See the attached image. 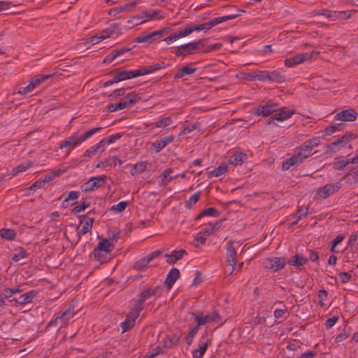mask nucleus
<instances>
[{
    "label": "nucleus",
    "instance_id": "obj_1",
    "mask_svg": "<svg viewBox=\"0 0 358 358\" xmlns=\"http://www.w3.org/2000/svg\"><path fill=\"white\" fill-rule=\"evenodd\" d=\"M143 309V306H134L126 316L125 320L120 324L122 329V333L130 330L135 324L136 320L138 317L141 311Z\"/></svg>",
    "mask_w": 358,
    "mask_h": 358
},
{
    "label": "nucleus",
    "instance_id": "obj_2",
    "mask_svg": "<svg viewBox=\"0 0 358 358\" xmlns=\"http://www.w3.org/2000/svg\"><path fill=\"white\" fill-rule=\"evenodd\" d=\"M74 315L73 311L70 309H67L62 313H59L57 317L52 320H51L48 324V327H53V326H59L58 329L62 327L67 325L68 321L71 319Z\"/></svg>",
    "mask_w": 358,
    "mask_h": 358
},
{
    "label": "nucleus",
    "instance_id": "obj_3",
    "mask_svg": "<svg viewBox=\"0 0 358 358\" xmlns=\"http://www.w3.org/2000/svg\"><path fill=\"white\" fill-rule=\"evenodd\" d=\"M163 292V287L161 285H157L155 288L145 287L144 289L138 294L136 301V305H141L151 296H160Z\"/></svg>",
    "mask_w": 358,
    "mask_h": 358
},
{
    "label": "nucleus",
    "instance_id": "obj_4",
    "mask_svg": "<svg viewBox=\"0 0 358 358\" xmlns=\"http://www.w3.org/2000/svg\"><path fill=\"white\" fill-rule=\"evenodd\" d=\"M287 261L285 257H273L267 258L263 262L264 267L272 272L282 270L286 265Z\"/></svg>",
    "mask_w": 358,
    "mask_h": 358
},
{
    "label": "nucleus",
    "instance_id": "obj_5",
    "mask_svg": "<svg viewBox=\"0 0 358 358\" xmlns=\"http://www.w3.org/2000/svg\"><path fill=\"white\" fill-rule=\"evenodd\" d=\"M106 184V176H99L90 178L81 186V189L84 192H92L95 189H97L100 187L104 186Z\"/></svg>",
    "mask_w": 358,
    "mask_h": 358
},
{
    "label": "nucleus",
    "instance_id": "obj_6",
    "mask_svg": "<svg viewBox=\"0 0 358 358\" xmlns=\"http://www.w3.org/2000/svg\"><path fill=\"white\" fill-rule=\"evenodd\" d=\"M320 143L318 138H313L306 141L301 146L300 151L298 152L299 157L303 160L310 155H312L313 150L317 147Z\"/></svg>",
    "mask_w": 358,
    "mask_h": 358
},
{
    "label": "nucleus",
    "instance_id": "obj_7",
    "mask_svg": "<svg viewBox=\"0 0 358 358\" xmlns=\"http://www.w3.org/2000/svg\"><path fill=\"white\" fill-rule=\"evenodd\" d=\"M314 52L299 53L293 57L287 58L285 60V65L287 67H293L297 64H301L307 60H310L312 58V55Z\"/></svg>",
    "mask_w": 358,
    "mask_h": 358
},
{
    "label": "nucleus",
    "instance_id": "obj_8",
    "mask_svg": "<svg viewBox=\"0 0 358 358\" xmlns=\"http://www.w3.org/2000/svg\"><path fill=\"white\" fill-rule=\"evenodd\" d=\"M341 188L339 182L329 183L324 186L320 187L317 194L323 199L328 198L330 195L338 192Z\"/></svg>",
    "mask_w": 358,
    "mask_h": 358
},
{
    "label": "nucleus",
    "instance_id": "obj_9",
    "mask_svg": "<svg viewBox=\"0 0 358 358\" xmlns=\"http://www.w3.org/2000/svg\"><path fill=\"white\" fill-rule=\"evenodd\" d=\"M111 73L115 76V81H117V83L137 77L136 70L120 71L119 69H115Z\"/></svg>",
    "mask_w": 358,
    "mask_h": 358
},
{
    "label": "nucleus",
    "instance_id": "obj_10",
    "mask_svg": "<svg viewBox=\"0 0 358 358\" xmlns=\"http://www.w3.org/2000/svg\"><path fill=\"white\" fill-rule=\"evenodd\" d=\"M357 113L355 109L349 108L338 112L334 119L344 122H354L357 120Z\"/></svg>",
    "mask_w": 358,
    "mask_h": 358
},
{
    "label": "nucleus",
    "instance_id": "obj_11",
    "mask_svg": "<svg viewBox=\"0 0 358 358\" xmlns=\"http://www.w3.org/2000/svg\"><path fill=\"white\" fill-rule=\"evenodd\" d=\"M192 315L194 316L195 321L199 326L204 325L210 322H217L220 320V315L217 310H215L210 315H206L203 317L199 316L194 313H192Z\"/></svg>",
    "mask_w": 358,
    "mask_h": 358
},
{
    "label": "nucleus",
    "instance_id": "obj_12",
    "mask_svg": "<svg viewBox=\"0 0 358 358\" xmlns=\"http://www.w3.org/2000/svg\"><path fill=\"white\" fill-rule=\"evenodd\" d=\"M197 45V43H194L193 42L180 45L177 48L175 54L178 57H185L189 55H192L196 52Z\"/></svg>",
    "mask_w": 358,
    "mask_h": 358
},
{
    "label": "nucleus",
    "instance_id": "obj_13",
    "mask_svg": "<svg viewBox=\"0 0 358 358\" xmlns=\"http://www.w3.org/2000/svg\"><path fill=\"white\" fill-rule=\"evenodd\" d=\"M37 295V292L36 290H31L27 292L22 295L18 299H13L10 300V303L14 302V305L20 304L24 305L31 302L32 299L35 298Z\"/></svg>",
    "mask_w": 358,
    "mask_h": 358
},
{
    "label": "nucleus",
    "instance_id": "obj_14",
    "mask_svg": "<svg viewBox=\"0 0 358 358\" xmlns=\"http://www.w3.org/2000/svg\"><path fill=\"white\" fill-rule=\"evenodd\" d=\"M236 250L234 247V241H229L227 243V263L228 266H236Z\"/></svg>",
    "mask_w": 358,
    "mask_h": 358
},
{
    "label": "nucleus",
    "instance_id": "obj_15",
    "mask_svg": "<svg viewBox=\"0 0 358 358\" xmlns=\"http://www.w3.org/2000/svg\"><path fill=\"white\" fill-rule=\"evenodd\" d=\"M174 139L175 136L173 135L162 137L159 140L152 143V148L154 149L156 153H158L167 145L172 143Z\"/></svg>",
    "mask_w": 358,
    "mask_h": 358
},
{
    "label": "nucleus",
    "instance_id": "obj_16",
    "mask_svg": "<svg viewBox=\"0 0 358 358\" xmlns=\"http://www.w3.org/2000/svg\"><path fill=\"white\" fill-rule=\"evenodd\" d=\"M141 0H136L128 3H125L123 6H120L109 10L110 15H116L122 12H129L132 10L137 4H138Z\"/></svg>",
    "mask_w": 358,
    "mask_h": 358
},
{
    "label": "nucleus",
    "instance_id": "obj_17",
    "mask_svg": "<svg viewBox=\"0 0 358 358\" xmlns=\"http://www.w3.org/2000/svg\"><path fill=\"white\" fill-rule=\"evenodd\" d=\"M294 113V110H280V112L272 115L267 121L268 124H275V121H283L292 117Z\"/></svg>",
    "mask_w": 358,
    "mask_h": 358
},
{
    "label": "nucleus",
    "instance_id": "obj_18",
    "mask_svg": "<svg viewBox=\"0 0 358 358\" xmlns=\"http://www.w3.org/2000/svg\"><path fill=\"white\" fill-rule=\"evenodd\" d=\"M308 258L303 257L302 255L296 253L292 257L287 263L289 265L294 266L299 270H301V268L308 262Z\"/></svg>",
    "mask_w": 358,
    "mask_h": 358
},
{
    "label": "nucleus",
    "instance_id": "obj_19",
    "mask_svg": "<svg viewBox=\"0 0 358 358\" xmlns=\"http://www.w3.org/2000/svg\"><path fill=\"white\" fill-rule=\"evenodd\" d=\"M179 277L180 271L178 268H173L172 269H171V271L167 274V276L164 281L167 289L169 290L173 287L175 282L179 278Z\"/></svg>",
    "mask_w": 358,
    "mask_h": 358
},
{
    "label": "nucleus",
    "instance_id": "obj_20",
    "mask_svg": "<svg viewBox=\"0 0 358 358\" xmlns=\"http://www.w3.org/2000/svg\"><path fill=\"white\" fill-rule=\"evenodd\" d=\"M80 194V192L78 191H71L68 196H66L65 193H64L57 199V200H63L62 205L64 207H66L68 206V203L66 205H65V203H67L69 200L73 201V202L71 204L73 206L77 203L76 200L78 199Z\"/></svg>",
    "mask_w": 358,
    "mask_h": 358
},
{
    "label": "nucleus",
    "instance_id": "obj_21",
    "mask_svg": "<svg viewBox=\"0 0 358 358\" xmlns=\"http://www.w3.org/2000/svg\"><path fill=\"white\" fill-rule=\"evenodd\" d=\"M173 171V168H169L165 169L160 175L159 178L161 180L159 184L162 186H166L172 180H175L178 178V176H170V174Z\"/></svg>",
    "mask_w": 358,
    "mask_h": 358
},
{
    "label": "nucleus",
    "instance_id": "obj_22",
    "mask_svg": "<svg viewBox=\"0 0 358 358\" xmlns=\"http://www.w3.org/2000/svg\"><path fill=\"white\" fill-rule=\"evenodd\" d=\"M184 255H187V252L183 249L174 250L171 255H166V257H168L166 262L169 264H174L182 259Z\"/></svg>",
    "mask_w": 358,
    "mask_h": 358
},
{
    "label": "nucleus",
    "instance_id": "obj_23",
    "mask_svg": "<svg viewBox=\"0 0 358 358\" xmlns=\"http://www.w3.org/2000/svg\"><path fill=\"white\" fill-rule=\"evenodd\" d=\"M278 105L276 103L266 104L258 108L256 111L257 115L268 116L277 110Z\"/></svg>",
    "mask_w": 358,
    "mask_h": 358
},
{
    "label": "nucleus",
    "instance_id": "obj_24",
    "mask_svg": "<svg viewBox=\"0 0 358 358\" xmlns=\"http://www.w3.org/2000/svg\"><path fill=\"white\" fill-rule=\"evenodd\" d=\"M81 143H82V142L80 141L79 136H78L77 134H73L72 136H71L70 137H69V138L67 140L63 141L60 144L59 148H66V147L75 148Z\"/></svg>",
    "mask_w": 358,
    "mask_h": 358
},
{
    "label": "nucleus",
    "instance_id": "obj_25",
    "mask_svg": "<svg viewBox=\"0 0 358 358\" xmlns=\"http://www.w3.org/2000/svg\"><path fill=\"white\" fill-rule=\"evenodd\" d=\"M247 158V155L243 152H238L232 155L228 160L229 164L235 166L243 164Z\"/></svg>",
    "mask_w": 358,
    "mask_h": 358
},
{
    "label": "nucleus",
    "instance_id": "obj_26",
    "mask_svg": "<svg viewBox=\"0 0 358 358\" xmlns=\"http://www.w3.org/2000/svg\"><path fill=\"white\" fill-rule=\"evenodd\" d=\"M164 17V16L162 15V11L158 10H152L151 12H150V16H149L148 19H144V20H141V22H136L134 24H132L131 26H129L128 28L132 29L136 25L141 24L147 21L152 20H159L163 19Z\"/></svg>",
    "mask_w": 358,
    "mask_h": 358
},
{
    "label": "nucleus",
    "instance_id": "obj_27",
    "mask_svg": "<svg viewBox=\"0 0 358 358\" xmlns=\"http://www.w3.org/2000/svg\"><path fill=\"white\" fill-rule=\"evenodd\" d=\"M303 159H301V157H299V154L296 155H293L282 162V169L283 171H287L292 166H294L298 163H301Z\"/></svg>",
    "mask_w": 358,
    "mask_h": 358
},
{
    "label": "nucleus",
    "instance_id": "obj_28",
    "mask_svg": "<svg viewBox=\"0 0 358 358\" xmlns=\"http://www.w3.org/2000/svg\"><path fill=\"white\" fill-rule=\"evenodd\" d=\"M196 71V68L192 67L189 66H185L180 68L174 75V79H180L183 78L185 76L190 75L194 73Z\"/></svg>",
    "mask_w": 358,
    "mask_h": 358
},
{
    "label": "nucleus",
    "instance_id": "obj_29",
    "mask_svg": "<svg viewBox=\"0 0 358 358\" xmlns=\"http://www.w3.org/2000/svg\"><path fill=\"white\" fill-rule=\"evenodd\" d=\"M220 213L218 210L215 208L210 207L203 209L195 218V220H199L205 216H212L217 217L220 215Z\"/></svg>",
    "mask_w": 358,
    "mask_h": 358
},
{
    "label": "nucleus",
    "instance_id": "obj_30",
    "mask_svg": "<svg viewBox=\"0 0 358 358\" xmlns=\"http://www.w3.org/2000/svg\"><path fill=\"white\" fill-rule=\"evenodd\" d=\"M96 248H99V250H101V251H103L104 252H107V254H110L114 249L115 245L110 243L108 239L105 238L99 242Z\"/></svg>",
    "mask_w": 358,
    "mask_h": 358
},
{
    "label": "nucleus",
    "instance_id": "obj_31",
    "mask_svg": "<svg viewBox=\"0 0 358 358\" xmlns=\"http://www.w3.org/2000/svg\"><path fill=\"white\" fill-rule=\"evenodd\" d=\"M94 219L92 217H87L85 221H81L80 224H83L82 229L78 232V234L85 235L92 230Z\"/></svg>",
    "mask_w": 358,
    "mask_h": 358
},
{
    "label": "nucleus",
    "instance_id": "obj_32",
    "mask_svg": "<svg viewBox=\"0 0 358 358\" xmlns=\"http://www.w3.org/2000/svg\"><path fill=\"white\" fill-rule=\"evenodd\" d=\"M227 171V165L224 162H222L219 166L210 171L208 173V178L211 177H218Z\"/></svg>",
    "mask_w": 358,
    "mask_h": 358
},
{
    "label": "nucleus",
    "instance_id": "obj_33",
    "mask_svg": "<svg viewBox=\"0 0 358 358\" xmlns=\"http://www.w3.org/2000/svg\"><path fill=\"white\" fill-rule=\"evenodd\" d=\"M157 41V38H155L153 32H151L150 34H145V35H141L138 37H136L134 40V43H152Z\"/></svg>",
    "mask_w": 358,
    "mask_h": 358
},
{
    "label": "nucleus",
    "instance_id": "obj_34",
    "mask_svg": "<svg viewBox=\"0 0 358 358\" xmlns=\"http://www.w3.org/2000/svg\"><path fill=\"white\" fill-rule=\"evenodd\" d=\"M173 122L171 117L161 116L156 122L151 124L155 127H165Z\"/></svg>",
    "mask_w": 358,
    "mask_h": 358
},
{
    "label": "nucleus",
    "instance_id": "obj_35",
    "mask_svg": "<svg viewBox=\"0 0 358 358\" xmlns=\"http://www.w3.org/2000/svg\"><path fill=\"white\" fill-rule=\"evenodd\" d=\"M285 76L277 71H269L268 81L282 83L285 81Z\"/></svg>",
    "mask_w": 358,
    "mask_h": 358
},
{
    "label": "nucleus",
    "instance_id": "obj_36",
    "mask_svg": "<svg viewBox=\"0 0 358 358\" xmlns=\"http://www.w3.org/2000/svg\"><path fill=\"white\" fill-rule=\"evenodd\" d=\"M151 262L149 257L147 255L138 260L133 266V268L136 271H142L148 266V264Z\"/></svg>",
    "mask_w": 358,
    "mask_h": 358
},
{
    "label": "nucleus",
    "instance_id": "obj_37",
    "mask_svg": "<svg viewBox=\"0 0 358 358\" xmlns=\"http://www.w3.org/2000/svg\"><path fill=\"white\" fill-rule=\"evenodd\" d=\"M16 233L14 229L2 228L0 229V236L8 241H13L15 239Z\"/></svg>",
    "mask_w": 358,
    "mask_h": 358
},
{
    "label": "nucleus",
    "instance_id": "obj_38",
    "mask_svg": "<svg viewBox=\"0 0 358 358\" xmlns=\"http://www.w3.org/2000/svg\"><path fill=\"white\" fill-rule=\"evenodd\" d=\"M343 13H336V10L322 9L320 12H314V15H321L332 20L339 19V15Z\"/></svg>",
    "mask_w": 358,
    "mask_h": 358
},
{
    "label": "nucleus",
    "instance_id": "obj_39",
    "mask_svg": "<svg viewBox=\"0 0 358 358\" xmlns=\"http://www.w3.org/2000/svg\"><path fill=\"white\" fill-rule=\"evenodd\" d=\"M117 157L114 156L108 157L103 161H100L97 163L96 168H105L107 166H115L117 164Z\"/></svg>",
    "mask_w": 358,
    "mask_h": 358
},
{
    "label": "nucleus",
    "instance_id": "obj_40",
    "mask_svg": "<svg viewBox=\"0 0 358 358\" xmlns=\"http://www.w3.org/2000/svg\"><path fill=\"white\" fill-rule=\"evenodd\" d=\"M222 222L223 220H220L214 223L210 224L206 229H203V234H206V235H207L208 236L213 234L215 230L218 229L220 227Z\"/></svg>",
    "mask_w": 358,
    "mask_h": 358
},
{
    "label": "nucleus",
    "instance_id": "obj_41",
    "mask_svg": "<svg viewBox=\"0 0 358 358\" xmlns=\"http://www.w3.org/2000/svg\"><path fill=\"white\" fill-rule=\"evenodd\" d=\"M210 343L211 341L208 340L207 341L199 345V349L196 351V353L194 354V357L195 358H202Z\"/></svg>",
    "mask_w": 358,
    "mask_h": 358
},
{
    "label": "nucleus",
    "instance_id": "obj_42",
    "mask_svg": "<svg viewBox=\"0 0 358 358\" xmlns=\"http://www.w3.org/2000/svg\"><path fill=\"white\" fill-rule=\"evenodd\" d=\"M146 162H141L139 163L136 164L132 170L131 171V174L132 176H136L138 174L141 173L143 172L146 169Z\"/></svg>",
    "mask_w": 358,
    "mask_h": 358
},
{
    "label": "nucleus",
    "instance_id": "obj_43",
    "mask_svg": "<svg viewBox=\"0 0 358 358\" xmlns=\"http://www.w3.org/2000/svg\"><path fill=\"white\" fill-rule=\"evenodd\" d=\"M93 255L96 260L100 262L101 263H103L106 262L107 255L108 254L101 251V250H99L97 248H95L93 251Z\"/></svg>",
    "mask_w": 358,
    "mask_h": 358
},
{
    "label": "nucleus",
    "instance_id": "obj_44",
    "mask_svg": "<svg viewBox=\"0 0 358 358\" xmlns=\"http://www.w3.org/2000/svg\"><path fill=\"white\" fill-rule=\"evenodd\" d=\"M201 192L198 191L190 196V198L185 202V206L187 208H191L199 199Z\"/></svg>",
    "mask_w": 358,
    "mask_h": 358
},
{
    "label": "nucleus",
    "instance_id": "obj_45",
    "mask_svg": "<svg viewBox=\"0 0 358 358\" xmlns=\"http://www.w3.org/2000/svg\"><path fill=\"white\" fill-rule=\"evenodd\" d=\"M32 166V163L31 162H28L25 164H20L14 168H13L11 171V173L13 176H16L18 173L24 171L29 167Z\"/></svg>",
    "mask_w": 358,
    "mask_h": 358
},
{
    "label": "nucleus",
    "instance_id": "obj_46",
    "mask_svg": "<svg viewBox=\"0 0 358 358\" xmlns=\"http://www.w3.org/2000/svg\"><path fill=\"white\" fill-rule=\"evenodd\" d=\"M52 74H47V75H37L36 76H35L32 80V83L34 84V86L35 87L36 86H38L39 85H41L42 83H43L44 81H45L46 80H48V78H50V77H52Z\"/></svg>",
    "mask_w": 358,
    "mask_h": 358
},
{
    "label": "nucleus",
    "instance_id": "obj_47",
    "mask_svg": "<svg viewBox=\"0 0 358 358\" xmlns=\"http://www.w3.org/2000/svg\"><path fill=\"white\" fill-rule=\"evenodd\" d=\"M140 99V97L134 94V93H131V94H129L127 96H126V100L124 101V102L126 103L127 104V107H130L131 106H133L134 103H136V102H138Z\"/></svg>",
    "mask_w": 358,
    "mask_h": 358
},
{
    "label": "nucleus",
    "instance_id": "obj_48",
    "mask_svg": "<svg viewBox=\"0 0 358 358\" xmlns=\"http://www.w3.org/2000/svg\"><path fill=\"white\" fill-rule=\"evenodd\" d=\"M129 201H120L117 204L113 205L110 208V210L113 212L122 213L125 210V208L129 206Z\"/></svg>",
    "mask_w": 358,
    "mask_h": 358
},
{
    "label": "nucleus",
    "instance_id": "obj_49",
    "mask_svg": "<svg viewBox=\"0 0 358 358\" xmlns=\"http://www.w3.org/2000/svg\"><path fill=\"white\" fill-rule=\"evenodd\" d=\"M102 128L101 127H95L93 129H90L87 132H85L84 134L79 136L80 141L83 143L91 136H92L94 134L99 131Z\"/></svg>",
    "mask_w": 358,
    "mask_h": 358
},
{
    "label": "nucleus",
    "instance_id": "obj_50",
    "mask_svg": "<svg viewBox=\"0 0 358 358\" xmlns=\"http://www.w3.org/2000/svg\"><path fill=\"white\" fill-rule=\"evenodd\" d=\"M269 71H259L254 76L253 78L255 80H258L260 81H268Z\"/></svg>",
    "mask_w": 358,
    "mask_h": 358
},
{
    "label": "nucleus",
    "instance_id": "obj_51",
    "mask_svg": "<svg viewBox=\"0 0 358 358\" xmlns=\"http://www.w3.org/2000/svg\"><path fill=\"white\" fill-rule=\"evenodd\" d=\"M234 15H225V16L213 18L209 21L213 27L214 26H215L218 24H220L223 22L234 19Z\"/></svg>",
    "mask_w": 358,
    "mask_h": 358
},
{
    "label": "nucleus",
    "instance_id": "obj_52",
    "mask_svg": "<svg viewBox=\"0 0 358 358\" xmlns=\"http://www.w3.org/2000/svg\"><path fill=\"white\" fill-rule=\"evenodd\" d=\"M136 71L137 77L140 76L149 74L150 73L155 71L152 64L148 66H143L138 69H136Z\"/></svg>",
    "mask_w": 358,
    "mask_h": 358
},
{
    "label": "nucleus",
    "instance_id": "obj_53",
    "mask_svg": "<svg viewBox=\"0 0 358 358\" xmlns=\"http://www.w3.org/2000/svg\"><path fill=\"white\" fill-rule=\"evenodd\" d=\"M90 205V202H87L86 201H83L80 205L75 206L71 212L73 214L76 215L80 213L81 211L85 210Z\"/></svg>",
    "mask_w": 358,
    "mask_h": 358
},
{
    "label": "nucleus",
    "instance_id": "obj_54",
    "mask_svg": "<svg viewBox=\"0 0 358 358\" xmlns=\"http://www.w3.org/2000/svg\"><path fill=\"white\" fill-rule=\"evenodd\" d=\"M164 347L157 346L152 350L150 355H146L144 357H145L146 358H154L157 357L158 355L164 354L166 352L164 350Z\"/></svg>",
    "mask_w": 358,
    "mask_h": 358
},
{
    "label": "nucleus",
    "instance_id": "obj_55",
    "mask_svg": "<svg viewBox=\"0 0 358 358\" xmlns=\"http://www.w3.org/2000/svg\"><path fill=\"white\" fill-rule=\"evenodd\" d=\"M207 40L206 38L199 40L198 41L194 42V43H197L196 52H208L207 47H206V43Z\"/></svg>",
    "mask_w": 358,
    "mask_h": 358
},
{
    "label": "nucleus",
    "instance_id": "obj_56",
    "mask_svg": "<svg viewBox=\"0 0 358 358\" xmlns=\"http://www.w3.org/2000/svg\"><path fill=\"white\" fill-rule=\"evenodd\" d=\"M34 88V84L31 80L27 86L20 88L17 93L19 94H27V93L31 92Z\"/></svg>",
    "mask_w": 358,
    "mask_h": 358
},
{
    "label": "nucleus",
    "instance_id": "obj_57",
    "mask_svg": "<svg viewBox=\"0 0 358 358\" xmlns=\"http://www.w3.org/2000/svg\"><path fill=\"white\" fill-rule=\"evenodd\" d=\"M120 231L117 229H113L108 231V238L110 241L114 243H117L120 238Z\"/></svg>",
    "mask_w": 358,
    "mask_h": 358
},
{
    "label": "nucleus",
    "instance_id": "obj_58",
    "mask_svg": "<svg viewBox=\"0 0 358 358\" xmlns=\"http://www.w3.org/2000/svg\"><path fill=\"white\" fill-rule=\"evenodd\" d=\"M346 179V182L348 184H354L358 182V173L357 171L355 173L352 177H350V174L345 175L342 178V180Z\"/></svg>",
    "mask_w": 358,
    "mask_h": 358
},
{
    "label": "nucleus",
    "instance_id": "obj_59",
    "mask_svg": "<svg viewBox=\"0 0 358 358\" xmlns=\"http://www.w3.org/2000/svg\"><path fill=\"white\" fill-rule=\"evenodd\" d=\"M99 146H91L83 155V157H91L98 152Z\"/></svg>",
    "mask_w": 358,
    "mask_h": 358
},
{
    "label": "nucleus",
    "instance_id": "obj_60",
    "mask_svg": "<svg viewBox=\"0 0 358 358\" xmlns=\"http://www.w3.org/2000/svg\"><path fill=\"white\" fill-rule=\"evenodd\" d=\"M29 256V254L24 250H21L18 253H15L13 257L12 260L13 262H19L21 259L26 258Z\"/></svg>",
    "mask_w": 358,
    "mask_h": 358
},
{
    "label": "nucleus",
    "instance_id": "obj_61",
    "mask_svg": "<svg viewBox=\"0 0 358 358\" xmlns=\"http://www.w3.org/2000/svg\"><path fill=\"white\" fill-rule=\"evenodd\" d=\"M349 164H350V159L340 160L335 163L334 168L335 170H342Z\"/></svg>",
    "mask_w": 358,
    "mask_h": 358
},
{
    "label": "nucleus",
    "instance_id": "obj_62",
    "mask_svg": "<svg viewBox=\"0 0 358 358\" xmlns=\"http://www.w3.org/2000/svg\"><path fill=\"white\" fill-rule=\"evenodd\" d=\"M109 34H112V35H119L121 34V29L120 27V24L117 23H113L110 27Z\"/></svg>",
    "mask_w": 358,
    "mask_h": 358
},
{
    "label": "nucleus",
    "instance_id": "obj_63",
    "mask_svg": "<svg viewBox=\"0 0 358 358\" xmlns=\"http://www.w3.org/2000/svg\"><path fill=\"white\" fill-rule=\"evenodd\" d=\"M338 320V316H334L331 318L327 319L324 323L325 327L327 329H330L336 323Z\"/></svg>",
    "mask_w": 358,
    "mask_h": 358
},
{
    "label": "nucleus",
    "instance_id": "obj_64",
    "mask_svg": "<svg viewBox=\"0 0 358 358\" xmlns=\"http://www.w3.org/2000/svg\"><path fill=\"white\" fill-rule=\"evenodd\" d=\"M122 134L117 133L115 134L110 136L106 141L107 144L114 143L117 140L120 139L122 136Z\"/></svg>",
    "mask_w": 358,
    "mask_h": 358
}]
</instances>
